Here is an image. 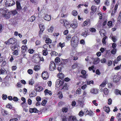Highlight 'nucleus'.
Returning a JSON list of instances; mask_svg holds the SVG:
<instances>
[{"mask_svg":"<svg viewBox=\"0 0 121 121\" xmlns=\"http://www.w3.org/2000/svg\"><path fill=\"white\" fill-rule=\"evenodd\" d=\"M64 80L63 79H60L57 80L56 82V86L57 88L60 87V89L61 88V90L64 89L65 90H66L67 89L66 84H65L63 85Z\"/></svg>","mask_w":121,"mask_h":121,"instance_id":"obj_1","label":"nucleus"},{"mask_svg":"<svg viewBox=\"0 0 121 121\" xmlns=\"http://www.w3.org/2000/svg\"><path fill=\"white\" fill-rule=\"evenodd\" d=\"M57 76L58 77L60 78H63L64 77V75L63 74L61 73H60L57 74Z\"/></svg>","mask_w":121,"mask_h":121,"instance_id":"obj_24","label":"nucleus"},{"mask_svg":"<svg viewBox=\"0 0 121 121\" xmlns=\"http://www.w3.org/2000/svg\"><path fill=\"white\" fill-rule=\"evenodd\" d=\"M89 30L90 31H91L92 32H95L96 31V29L93 28H90Z\"/></svg>","mask_w":121,"mask_h":121,"instance_id":"obj_52","label":"nucleus"},{"mask_svg":"<svg viewBox=\"0 0 121 121\" xmlns=\"http://www.w3.org/2000/svg\"><path fill=\"white\" fill-rule=\"evenodd\" d=\"M16 39L14 38H11L9 39L7 41L5 42L7 44H14L16 43Z\"/></svg>","mask_w":121,"mask_h":121,"instance_id":"obj_2","label":"nucleus"},{"mask_svg":"<svg viewBox=\"0 0 121 121\" xmlns=\"http://www.w3.org/2000/svg\"><path fill=\"white\" fill-rule=\"evenodd\" d=\"M60 58L58 57H57L55 59V62L56 63H57L60 62Z\"/></svg>","mask_w":121,"mask_h":121,"instance_id":"obj_47","label":"nucleus"},{"mask_svg":"<svg viewBox=\"0 0 121 121\" xmlns=\"http://www.w3.org/2000/svg\"><path fill=\"white\" fill-rule=\"evenodd\" d=\"M48 73L46 71H43L42 74V76L43 79L44 80H46L48 77Z\"/></svg>","mask_w":121,"mask_h":121,"instance_id":"obj_8","label":"nucleus"},{"mask_svg":"<svg viewBox=\"0 0 121 121\" xmlns=\"http://www.w3.org/2000/svg\"><path fill=\"white\" fill-rule=\"evenodd\" d=\"M86 71L84 70H82L81 71V73L82 74V76H80V77H81L82 78H86L87 76V74H86Z\"/></svg>","mask_w":121,"mask_h":121,"instance_id":"obj_12","label":"nucleus"},{"mask_svg":"<svg viewBox=\"0 0 121 121\" xmlns=\"http://www.w3.org/2000/svg\"><path fill=\"white\" fill-rule=\"evenodd\" d=\"M120 91L119 90L117 89L115 90V92L116 94L117 95H118V94H119Z\"/></svg>","mask_w":121,"mask_h":121,"instance_id":"obj_62","label":"nucleus"},{"mask_svg":"<svg viewBox=\"0 0 121 121\" xmlns=\"http://www.w3.org/2000/svg\"><path fill=\"white\" fill-rule=\"evenodd\" d=\"M91 11L90 12V14L91 15H93L96 11L97 8L95 6L93 5L91 8Z\"/></svg>","mask_w":121,"mask_h":121,"instance_id":"obj_14","label":"nucleus"},{"mask_svg":"<svg viewBox=\"0 0 121 121\" xmlns=\"http://www.w3.org/2000/svg\"><path fill=\"white\" fill-rule=\"evenodd\" d=\"M44 19L46 20L49 21L51 20V16L48 14H45L43 17Z\"/></svg>","mask_w":121,"mask_h":121,"instance_id":"obj_17","label":"nucleus"},{"mask_svg":"<svg viewBox=\"0 0 121 121\" xmlns=\"http://www.w3.org/2000/svg\"><path fill=\"white\" fill-rule=\"evenodd\" d=\"M33 61L36 63H39L40 61V57L37 55H34L33 57Z\"/></svg>","mask_w":121,"mask_h":121,"instance_id":"obj_5","label":"nucleus"},{"mask_svg":"<svg viewBox=\"0 0 121 121\" xmlns=\"http://www.w3.org/2000/svg\"><path fill=\"white\" fill-rule=\"evenodd\" d=\"M120 79L119 75H117L114 76L113 78V81L115 83L118 82Z\"/></svg>","mask_w":121,"mask_h":121,"instance_id":"obj_10","label":"nucleus"},{"mask_svg":"<svg viewBox=\"0 0 121 121\" xmlns=\"http://www.w3.org/2000/svg\"><path fill=\"white\" fill-rule=\"evenodd\" d=\"M116 46L117 45L115 43H112V47L113 48L116 49Z\"/></svg>","mask_w":121,"mask_h":121,"instance_id":"obj_57","label":"nucleus"},{"mask_svg":"<svg viewBox=\"0 0 121 121\" xmlns=\"http://www.w3.org/2000/svg\"><path fill=\"white\" fill-rule=\"evenodd\" d=\"M43 54L44 56L47 55L48 54V52L47 50H44L43 51Z\"/></svg>","mask_w":121,"mask_h":121,"instance_id":"obj_38","label":"nucleus"},{"mask_svg":"<svg viewBox=\"0 0 121 121\" xmlns=\"http://www.w3.org/2000/svg\"><path fill=\"white\" fill-rule=\"evenodd\" d=\"M108 82L107 80H105L102 84L100 85V86L102 87L105 86L106 84L108 83Z\"/></svg>","mask_w":121,"mask_h":121,"instance_id":"obj_22","label":"nucleus"},{"mask_svg":"<svg viewBox=\"0 0 121 121\" xmlns=\"http://www.w3.org/2000/svg\"><path fill=\"white\" fill-rule=\"evenodd\" d=\"M59 45L62 48L65 46V43H61L60 42L59 43Z\"/></svg>","mask_w":121,"mask_h":121,"instance_id":"obj_45","label":"nucleus"},{"mask_svg":"<svg viewBox=\"0 0 121 121\" xmlns=\"http://www.w3.org/2000/svg\"><path fill=\"white\" fill-rule=\"evenodd\" d=\"M11 14L10 12H8L6 13L5 14H2L3 16L6 19H9L10 17V14Z\"/></svg>","mask_w":121,"mask_h":121,"instance_id":"obj_15","label":"nucleus"},{"mask_svg":"<svg viewBox=\"0 0 121 121\" xmlns=\"http://www.w3.org/2000/svg\"><path fill=\"white\" fill-rule=\"evenodd\" d=\"M71 55L72 56V59L73 60H75V56L76 55V53H75V50H73L72 52L71 53Z\"/></svg>","mask_w":121,"mask_h":121,"instance_id":"obj_21","label":"nucleus"},{"mask_svg":"<svg viewBox=\"0 0 121 121\" xmlns=\"http://www.w3.org/2000/svg\"><path fill=\"white\" fill-rule=\"evenodd\" d=\"M66 10V7L65 6H63L61 10V12L64 13L65 12Z\"/></svg>","mask_w":121,"mask_h":121,"instance_id":"obj_27","label":"nucleus"},{"mask_svg":"<svg viewBox=\"0 0 121 121\" xmlns=\"http://www.w3.org/2000/svg\"><path fill=\"white\" fill-rule=\"evenodd\" d=\"M93 81L92 80L88 81L87 82V85H89L91 84H93Z\"/></svg>","mask_w":121,"mask_h":121,"instance_id":"obj_50","label":"nucleus"},{"mask_svg":"<svg viewBox=\"0 0 121 121\" xmlns=\"http://www.w3.org/2000/svg\"><path fill=\"white\" fill-rule=\"evenodd\" d=\"M39 26L40 30V31L39 32V35H40L42 34L43 31L44 30L45 27L42 24H40L39 25Z\"/></svg>","mask_w":121,"mask_h":121,"instance_id":"obj_13","label":"nucleus"},{"mask_svg":"<svg viewBox=\"0 0 121 121\" xmlns=\"http://www.w3.org/2000/svg\"><path fill=\"white\" fill-rule=\"evenodd\" d=\"M98 14L99 16V18L100 19H101L102 18V13H98Z\"/></svg>","mask_w":121,"mask_h":121,"instance_id":"obj_64","label":"nucleus"},{"mask_svg":"<svg viewBox=\"0 0 121 121\" xmlns=\"http://www.w3.org/2000/svg\"><path fill=\"white\" fill-rule=\"evenodd\" d=\"M81 93V89L78 88L76 90V94H80Z\"/></svg>","mask_w":121,"mask_h":121,"instance_id":"obj_42","label":"nucleus"},{"mask_svg":"<svg viewBox=\"0 0 121 121\" xmlns=\"http://www.w3.org/2000/svg\"><path fill=\"white\" fill-rule=\"evenodd\" d=\"M53 30V28L52 27H51L50 28L48 29V30L49 32H52Z\"/></svg>","mask_w":121,"mask_h":121,"instance_id":"obj_53","label":"nucleus"},{"mask_svg":"<svg viewBox=\"0 0 121 121\" xmlns=\"http://www.w3.org/2000/svg\"><path fill=\"white\" fill-rule=\"evenodd\" d=\"M90 92L92 94H96L98 92V90L96 88H92L90 90Z\"/></svg>","mask_w":121,"mask_h":121,"instance_id":"obj_16","label":"nucleus"},{"mask_svg":"<svg viewBox=\"0 0 121 121\" xmlns=\"http://www.w3.org/2000/svg\"><path fill=\"white\" fill-rule=\"evenodd\" d=\"M90 31L89 29L87 28L84 29L83 30V32L82 34L81 35L83 36L86 37L87 35Z\"/></svg>","mask_w":121,"mask_h":121,"instance_id":"obj_6","label":"nucleus"},{"mask_svg":"<svg viewBox=\"0 0 121 121\" xmlns=\"http://www.w3.org/2000/svg\"><path fill=\"white\" fill-rule=\"evenodd\" d=\"M110 38L114 42H115L117 40V38L115 36H110Z\"/></svg>","mask_w":121,"mask_h":121,"instance_id":"obj_25","label":"nucleus"},{"mask_svg":"<svg viewBox=\"0 0 121 121\" xmlns=\"http://www.w3.org/2000/svg\"><path fill=\"white\" fill-rule=\"evenodd\" d=\"M30 96L31 97H32L35 96L36 95V94L35 92H31L30 94Z\"/></svg>","mask_w":121,"mask_h":121,"instance_id":"obj_33","label":"nucleus"},{"mask_svg":"<svg viewBox=\"0 0 121 121\" xmlns=\"http://www.w3.org/2000/svg\"><path fill=\"white\" fill-rule=\"evenodd\" d=\"M49 69L51 71H53L56 69V64L53 61H51L50 62Z\"/></svg>","mask_w":121,"mask_h":121,"instance_id":"obj_4","label":"nucleus"},{"mask_svg":"<svg viewBox=\"0 0 121 121\" xmlns=\"http://www.w3.org/2000/svg\"><path fill=\"white\" fill-rule=\"evenodd\" d=\"M11 13H12L13 15H15L17 13V12L16 10L11 12Z\"/></svg>","mask_w":121,"mask_h":121,"instance_id":"obj_61","label":"nucleus"},{"mask_svg":"<svg viewBox=\"0 0 121 121\" xmlns=\"http://www.w3.org/2000/svg\"><path fill=\"white\" fill-rule=\"evenodd\" d=\"M118 4L117 3L115 5V8L114 9V13H115L116 12V11L117 10L118 8Z\"/></svg>","mask_w":121,"mask_h":121,"instance_id":"obj_58","label":"nucleus"},{"mask_svg":"<svg viewBox=\"0 0 121 121\" xmlns=\"http://www.w3.org/2000/svg\"><path fill=\"white\" fill-rule=\"evenodd\" d=\"M46 42L47 43H51L52 42L51 40L49 39H47L46 40Z\"/></svg>","mask_w":121,"mask_h":121,"instance_id":"obj_39","label":"nucleus"},{"mask_svg":"<svg viewBox=\"0 0 121 121\" xmlns=\"http://www.w3.org/2000/svg\"><path fill=\"white\" fill-rule=\"evenodd\" d=\"M44 92L45 94V95L49 94L50 95H52V92L47 89H46L44 91Z\"/></svg>","mask_w":121,"mask_h":121,"instance_id":"obj_23","label":"nucleus"},{"mask_svg":"<svg viewBox=\"0 0 121 121\" xmlns=\"http://www.w3.org/2000/svg\"><path fill=\"white\" fill-rule=\"evenodd\" d=\"M15 4V2L13 0H6L5 4L6 7H8L12 6Z\"/></svg>","mask_w":121,"mask_h":121,"instance_id":"obj_3","label":"nucleus"},{"mask_svg":"<svg viewBox=\"0 0 121 121\" xmlns=\"http://www.w3.org/2000/svg\"><path fill=\"white\" fill-rule=\"evenodd\" d=\"M106 61V60L104 58H103L101 60V62L102 63H105Z\"/></svg>","mask_w":121,"mask_h":121,"instance_id":"obj_60","label":"nucleus"},{"mask_svg":"<svg viewBox=\"0 0 121 121\" xmlns=\"http://www.w3.org/2000/svg\"><path fill=\"white\" fill-rule=\"evenodd\" d=\"M96 100H93L92 101V103L93 104H94L95 106H97L98 105L97 103H96Z\"/></svg>","mask_w":121,"mask_h":121,"instance_id":"obj_63","label":"nucleus"},{"mask_svg":"<svg viewBox=\"0 0 121 121\" xmlns=\"http://www.w3.org/2000/svg\"><path fill=\"white\" fill-rule=\"evenodd\" d=\"M34 50L33 49H29L28 50V52L30 54H32L34 52Z\"/></svg>","mask_w":121,"mask_h":121,"instance_id":"obj_56","label":"nucleus"},{"mask_svg":"<svg viewBox=\"0 0 121 121\" xmlns=\"http://www.w3.org/2000/svg\"><path fill=\"white\" fill-rule=\"evenodd\" d=\"M28 73L30 74H31L33 73V70L31 69H29L27 70Z\"/></svg>","mask_w":121,"mask_h":121,"instance_id":"obj_54","label":"nucleus"},{"mask_svg":"<svg viewBox=\"0 0 121 121\" xmlns=\"http://www.w3.org/2000/svg\"><path fill=\"white\" fill-rule=\"evenodd\" d=\"M117 52V49H112L111 51V53L113 54H115Z\"/></svg>","mask_w":121,"mask_h":121,"instance_id":"obj_37","label":"nucleus"},{"mask_svg":"<svg viewBox=\"0 0 121 121\" xmlns=\"http://www.w3.org/2000/svg\"><path fill=\"white\" fill-rule=\"evenodd\" d=\"M30 21L31 22H33L35 19V17L34 16H32L30 18Z\"/></svg>","mask_w":121,"mask_h":121,"instance_id":"obj_41","label":"nucleus"},{"mask_svg":"<svg viewBox=\"0 0 121 121\" xmlns=\"http://www.w3.org/2000/svg\"><path fill=\"white\" fill-rule=\"evenodd\" d=\"M16 4V9L18 11H20L22 9V7L21 6L20 2L18 1H17Z\"/></svg>","mask_w":121,"mask_h":121,"instance_id":"obj_11","label":"nucleus"},{"mask_svg":"<svg viewBox=\"0 0 121 121\" xmlns=\"http://www.w3.org/2000/svg\"><path fill=\"white\" fill-rule=\"evenodd\" d=\"M86 112L87 113V114L89 115L90 116H92L93 114V113L91 111H88L87 110L86 111Z\"/></svg>","mask_w":121,"mask_h":121,"instance_id":"obj_30","label":"nucleus"},{"mask_svg":"<svg viewBox=\"0 0 121 121\" xmlns=\"http://www.w3.org/2000/svg\"><path fill=\"white\" fill-rule=\"evenodd\" d=\"M76 36L74 35L72 37L70 41L71 46L73 47H75L76 46Z\"/></svg>","mask_w":121,"mask_h":121,"instance_id":"obj_7","label":"nucleus"},{"mask_svg":"<svg viewBox=\"0 0 121 121\" xmlns=\"http://www.w3.org/2000/svg\"><path fill=\"white\" fill-rule=\"evenodd\" d=\"M99 33L101 36H104L106 35V31L103 29L99 31Z\"/></svg>","mask_w":121,"mask_h":121,"instance_id":"obj_20","label":"nucleus"},{"mask_svg":"<svg viewBox=\"0 0 121 121\" xmlns=\"http://www.w3.org/2000/svg\"><path fill=\"white\" fill-rule=\"evenodd\" d=\"M90 24V20L89 19H87L84 21L83 24L84 26H86L88 24Z\"/></svg>","mask_w":121,"mask_h":121,"instance_id":"obj_19","label":"nucleus"},{"mask_svg":"<svg viewBox=\"0 0 121 121\" xmlns=\"http://www.w3.org/2000/svg\"><path fill=\"white\" fill-rule=\"evenodd\" d=\"M84 83V82L79 81L77 83V85H78L79 86H80L83 84Z\"/></svg>","mask_w":121,"mask_h":121,"instance_id":"obj_46","label":"nucleus"},{"mask_svg":"<svg viewBox=\"0 0 121 121\" xmlns=\"http://www.w3.org/2000/svg\"><path fill=\"white\" fill-rule=\"evenodd\" d=\"M40 69V67L38 65H35L34 67V69L35 71H38Z\"/></svg>","mask_w":121,"mask_h":121,"instance_id":"obj_26","label":"nucleus"},{"mask_svg":"<svg viewBox=\"0 0 121 121\" xmlns=\"http://www.w3.org/2000/svg\"><path fill=\"white\" fill-rule=\"evenodd\" d=\"M107 25L108 26H112V22L111 21H109Z\"/></svg>","mask_w":121,"mask_h":121,"instance_id":"obj_51","label":"nucleus"},{"mask_svg":"<svg viewBox=\"0 0 121 121\" xmlns=\"http://www.w3.org/2000/svg\"><path fill=\"white\" fill-rule=\"evenodd\" d=\"M13 55H17L18 54L17 50L14 51L13 52Z\"/></svg>","mask_w":121,"mask_h":121,"instance_id":"obj_49","label":"nucleus"},{"mask_svg":"<svg viewBox=\"0 0 121 121\" xmlns=\"http://www.w3.org/2000/svg\"><path fill=\"white\" fill-rule=\"evenodd\" d=\"M84 113L82 111H80L78 113V115L80 117L83 116L84 115Z\"/></svg>","mask_w":121,"mask_h":121,"instance_id":"obj_40","label":"nucleus"},{"mask_svg":"<svg viewBox=\"0 0 121 121\" xmlns=\"http://www.w3.org/2000/svg\"><path fill=\"white\" fill-rule=\"evenodd\" d=\"M68 110V108L66 107H64L62 108V112H66Z\"/></svg>","mask_w":121,"mask_h":121,"instance_id":"obj_36","label":"nucleus"},{"mask_svg":"<svg viewBox=\"0 0 121 121\" xmlns=\"http://www.w3.org/2000/svg\"><path fill=\"white\" fill-rule=\"evenodd\" d=\"M22 49L24 51H26L27 49V48L26 45H23L22 47Z\"/></svg>","mask_w":121,"mask_h":121,"instance_id":"obj_35","label":"nucleus"},{"mask_svg":"<svg viewBox=\"0 0 121 121\" xmlns=\"http://www.w3.org/2000/svg\"><path fill=\"white\" fill-rule=\"evenodd\" d=\"M104 92L105 95H108L109 93L108 90L106 88H105L104 90Z\"/></svg>","mask_w":121,"mask_h":121,"instance_id":"obj_28","label":"nucleus"},{"mask_svg":"<svg viewBox=\"0 0 121 121\" xmlns=\"http://www.w3.org/2000/svg\"><path fill=\"white\" fill-rule=\"evenodd\" d=\"M11 48L12 50L14 51L18 50V48L17 46H11Z\"/></svg>","mask_w":121,"mask_h":121,"instance_id":"obj_29","label":"nucleus"},{"mask_svg":"<svg viewBox=\"0 0 121 121\" xmlns=\"http://www.w3.org/2000/svg\"><path fill=\"white\" fill-rule=\"evenodd\" d=\"M34 83V81L32 79H31L29 81V83L30 85H33Z\"/></svg>","mask_w":121,"mask_h":121,"instance_id":"obj_48","label":"nucleus"},{"mask_svg":"<svg viewBox=\"0 0 121 121\" xmlns=\"http://www.w3.org/2000/svg\"><path fill=\"white\" fill-rule=\"evenodd\" d=\"M107 38V37L106 36L104 37L102 39V42L104 44V45H105L106 43V40Z\"/></svg>","mask_w":121,"mask_h":121,"instance_id":"obj_34","label":"nucleus"},{"mask_svg":"<svg viewBox=\"0 0 121 121\" xmlns=\"http://www.w3.org/2000/svg\"><path fill=\"white\" fill-rule=\"evenodd\" d=\"M47 101L46 100H43L41 103V104L43 106H45L46 104L47 103Z\"/></svg>","mask_w":121,"mask_h":121,"instance_id":"obj_44","label":"nucleus"},{"mask_svg":"<svg viewBox=\"0 0 121 121\" xmlns=\"http://www.w3.org/2000/svg\"><path fill=\"white\" fill-rule=\"evenodd\" d=\"M35 89L37 91L40 92L43 90V88L41 86L36 85L35 86Z\"/></svg>","mask_w":121,"mask_h":121,"instance_id":"obj_9","label":"nucleus"},{"mask_svg":"<svg viewBox=\"0 0 121 121\" xmlns=\"http://www.w3.org/2000/svg\"><path fill=\"white\" fill-rule=\"evenodd\" d=\"M7 96L6 95L3 94L2 95V98L4 100L6 99L7 98Z\"/></svg>","mask_w":121,"mask_h":121,"instance_id":"obj_59","label":"nucleus"},{"mask_svg":"<svg viewBox=\"0 0 121 121\" xmlns=\"http://www.w3.org/2000/svg\"><path fill=\"white\" fill-rule=\"evenodd\" d=\"M117 118L118 119V121H119L121 119V114L119 113L117 114Z\"/></svg>","mask_w":121,"mask_h":121,"instance_id":"obj_32","label":"nucleus"},{"mask_svg":"<svg viewBox=\"0 0 121 121\" xmlns=\"http://www.w3.org/2000/svg\"><path fill=\"white\" fill-rule=\"evenodd\" d=\"M71 27L74 30H75L76 28V25L75 23L71 24Z\"/></svg>","mask_w":121,"mask_h":121,"instance_id":"obj_43","label":"nucleus"},{"mask_svg":"<svg viewBox=\"0 0 121 121\" xmlns=\"http://www.w3.org/2000/svg\"><path fill=\"white\" fill-rule=\"evenodd\" d=\"M94 60L93 64L96 65L98 64L100 61V60L99 58L96 57L93 58Z\"/></svg>","mask_w":121,"mask_h":121,"instance_id":"obj_18","label":"nucleus"},{"mask_svg":"<svg viewBox=\"0 0 121 121\" xmlns=\"http://www.w3.org/2000/svg\"><path fill=\"white\" fill-rule=\"evenodd\" d=\"M4 69H1L0 70V74H3L4 72Z\"/></svg>","mask_w":121,"mask_h":121,"instance_id":"obj_55","label":"nucleus"},{"mask_svg":"<svg viewBox=\"0 0 121 121\" xmlns=\"http://www.w3.org/2000/svg\"><path fill=\"white\" fill-rule=\"evenodd\" d=\"M78 103L79 105L82 107L84 105V102L82 101L79 100L78 101Z\"/></svg>","mask_w":121,"mask_h":121,"instance_id":"obj_31","label":"nucleus"}]
</instances>
